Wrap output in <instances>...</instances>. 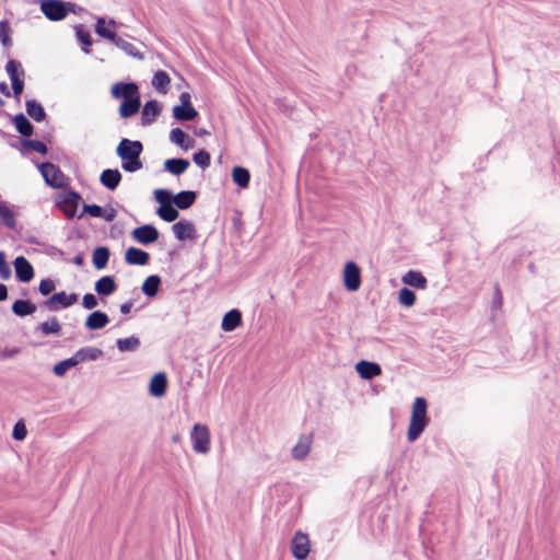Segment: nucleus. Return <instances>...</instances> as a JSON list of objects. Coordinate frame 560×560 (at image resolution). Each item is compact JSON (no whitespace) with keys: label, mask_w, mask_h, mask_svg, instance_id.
Instances as JSON below:
<instances>
[{"label":"nucleus","mask_w":560,"mask_h":560,"mask_svg":"<svg viewBox=\"0 0 560 560\" xmlns=\"http://www.w3.org/2000/svg\"><path fill=\"white\" fill-rule=\"evenodd\" d=\"M142 142L139 140H130L128 138H122L116 148V154L121 160V168L128 173H135L142 168Z\"/></svg>","instance_id":"obj_1"},{"label":"nucleus","mask_w":560,"mask_h":560,"mask_svg":"<svg viewBox=\"0 0 560 560\" xmlns=\"http://www.w3.org/2000/svg\"><path fill=\"white\" fill-rule=\"evenodd\" d=\"M428 404L423 397H417L412 404L410 422L407 431L409 442H415L424 431L429 419L427 417Z\"/></svg>","instance_id":"obj_2"},{"label":"nucleus","mask_w":560,"mask_h":560,"mask_svg":"<svg viewBox=\"0 0 560 560\" xmlns=\"http://www.w3.org/2000/svg\"><path fill=\"white\" fill-rule=\"evenodd\" d=\"M74 8V3L62 0H42L40 2V11L54 22L63 20L69 12L75 13Z\"/></svg>","instance_id":"obj_3"},{"label":"nucleus","mask_w":560,"mask_h":560,"mask_svg":"<svg viewBox=\"0 0 560 560\" xmlns=\"http://www.w3.org/2000/svg\"><path fill=\"white\" fill-rule=\"evenodd\" d=\"M38 168L48 186L52 188H62L67 185V178L57 165L50 162H43L38 165Z\"/></svg>","instance_id":"obj_4"},{"label":"nucleus","mask_w":560,"mask_h":560,"mask_svg":"<svg viewBox=\"0 0 560 560\" xmlns=\"http://www.w3.org/2000/svg\"><path fill=\"white\" fill-rule=\"evenodd\" d=\"M77 293L68 294L66 291L56 292L43 302L42 306L49 312H58L61 308H67L78 301Z\"/></svg>","instance_id":"obj_5"},{"label":"nucleus","mask_w":560,"mask_h":560,"mask_svg":"<svg viewBox=\"0 0 560 560\" xmlns=\"http://www.w3.org/2000/svg\"><path fill=\"white\" fill-rule=\"evenodd\" d=\"M190 439L196 453L206 454L210 450V432L206 425L196 423L192 427Z\"/></svg>","instance_id":"obj_6"},{"label":"nucleus","mask_w":560,"mask_h":560,"mask_svg":"<svg viewBox=\"0 0 560 560\" xmlns=\"http://www.w3.org/2000/svg\"><path fill=\"white\" fill-rule=\"evenodd\" d=\"M81 199L82 198L79 192L69 189L60 195V199L57 201V205L68 219H72L77 217V209Z\"/></svg>","instance_id":"obj_7"},{"label":"nucleus","mask_w":560,"mask_h":560,"mask_svg":"<svg viewBox=\"0 0 560 560\" xmlns=\"http://www.w3.org/2000/svg\"><path fill=\"white\" fill-rule=\"evenodd\" d=\"M343 285L350 291H357L361 285V270L354 261H348L343 269Z\"/></svg>","instance_id":"obj_8"},{"label":"nucleus","mask_w":560,"mask_h":560,"mask_svg":"<svg viewBox=\"0 0 560 560\" xmlns=\"http://www.w3.org/2000/svg\"><path fill=\"white\" fill-rule=\"evenodd\" d=\"M291 551L296 560H304L310 553L308 536L299 530L294 534L291 542Z\"/></svg>","instance_id":"obj_9"},{"label":"nucleus","mask_w":560,"mask_h":560,"mask_svg":"<svg viewBox=\"0 0 560 560\" xmlns=\"http://www.w3.org/2000/svg\"><path fill=\"white\" fill-rule=\"evenodd\" d=\"M110 94L116 100L127 101L139 96V86L135 82H117L112 86Z\"/></svg>","instance_id":"obj_10"},{"label":"nucleus","mask_w":560,"mask_h":560,"mask_svg":"<svg viewBox=\"0 0 560 560\" xmlns=\"http://www.w3.org/2000/svg\"><path fill=\"white\" fill-rule=\"evenodd\" d=\"M159 231L158 229L152 224H144L139 228H136L131 232L132 238L142 244V245H149L158 241L159 238Z\"/></svg>","instance_id":"obj_11"},{"label":"nucleus","mask_w":560,"mask_h":560,"mask_svg":"<svg viewBox=\"0 0 560 560\" xmlns=\"http://www.w3.org/2000/svg\"><path fill=\"white\" fill-rule=\"evenodd\" d=\"M13 265L15 277L20 282L27 283L34 278V268L24 256H18Z\"/></svg>","instance_id":"obj_12"},{"label":"nucleus","mask_w":560,"mask_h":560,"mask_svg":"<svg viewBox=\"0 0 560 560\" xmlns=\"http://www.w3.org/2000/svg\"><path fill=\"white\" fill-rule=\"evenodd\" d=\"M173 233L175 237L180 241H192L196 238V228L191 221L188 220H180L173 224L172 226Z\"/></svg>","instance_id":"obj_13"},{"label":"nucleus","mask_w":560,"mask_h":560,"mask_svg":"<svg viewBox=\"0 0 560 560\" xmlns=\"http://www.w3.org/2000/svg\"><path fill=\"white\" fill-rule=\"evenodd\" d=\"M161 110L162 105L156 100L145 102L141 112V125L144 127L152 125L161 114Z\"/></svg>","instance_id":"obj_14"},{"label":"nucleus","mask_w":560,"mask_h":560,"mask_svg":"<svg viewBox=\"0 0 560 560\" xmlns=\"http://www.w3.org/2000/svg\"><path fill=\"white\" fill-rule=\"evenodd\" d=\"M167 388V376L164 372L155 373L149 383V394L160 398L165 395Z\"/></svg>","instance_id":"obj_15"},{"label":"nucleus","mask_w":560,"mask_h":560,"mask_svg":"<svg viewBox=\"0 0 560 560\" xmlns=\"http://www.w3.org/2000/svg\"><path fill=\"white\" fill-rule=\"evenodd\" d=\"M355 371L363 380H372L382 374V368L376 362L361 360L355 364Z\"/></svg>","instance_id":"obj_16"},{"label":"nucleus","mask_w":560,"mask_h":560,"mask_svg":"<svg viewBox=\"0 0 560 560\" xmlns=\"http://www.w3.org/2000/svg\"><path fill=\"white\" fill-rule=\"evenodd\" d=\"M312 443V434H302L291 451L292 457L296 460L304 459L311 451Z\"/></svg>","instance_id":"obj_17"},{"label":"nucleus","mask_w":560,"mask_h":560,"mask_svg":"<svg viewBox=\"0 0 560 560\" xmlns=\"http://www.w3.org/2000/svg\"><path fill=\"white\" fill-rule=\"evenodd\" d=\"M122 179V175L117 168H106L100 175V183L108 190H115Z\"/></svg>","instance_id":"obj_18"},{"label":"nucleus","mask_w":560,"mask_h":560,"mask_svg":"<svg viewBox=\"0 0 560 560\" xmlns=\"http://www.w3.org/2000/svg\"><path fill=\"white\" fill-rule=\"evenodd\" d=\"M149 259V253L138 247H129L125 253V261L131 266H145Z\"/></svg>","instance_id":"obj_19"},{"label":"nucleus","mask_w":560,"mask_h":560,"mask_svg":"<svg viewBox=\"0 0 560 560\" xmlns=\"http://www.w3.org/2000/svg\"><path fill=\"white\" fill-rule=\"evenodd\" d=\"M109 323V317L102 311L92 312L85 319L84 326L89 330H98Z\"/></svg>","instance_id":"obj_20"},{"label":"nucleus","mask_w":560,"mask_h":560,"mask_svg":"<svg viewBox=\"0 0 560 560\" xmlns=\"http://www.w3.org/2000/svg\"><path fill=\"white\" fill-rule=\"evenodd\" d=\"M95 292L101 296H108L117 290V284L113 276H103L94 284Z\"/></svg>","instance_id":"obj_21"},{"label":"nucleus","mask_w":560,"mask_h":560,"mask_svg":"<svg viewBox=\"0 0 560 560\" xmlns=\"http://www.w3.org/2000/svg\"><path fill=\"white\" fill-rule=\"evenodd\" d=\"M197 199V192L194 190H182L176 195H173L172 202L176 208L186 210L190 208Z\"/></svg>","instance_id":"obj_22"},{"label":"nucleus","mask_w":560,"mask_h":560,"mask_svg":"<svg viewBox=\"0 0 560 560\" xmlns=\"http://www.w3.org/2000/svg\"><path fill=\"white\" fill-rule=\"evenodd\" d=\"M102 355H103V351L98 348L83 347V348H80L72 357L75 360L77 364H80L85 361L98 360Z\"/></svg>","instance_id":"obj_23"},{"label":"nucleus","mask_w":560,"mask_h":560,"mask_svg":"<svg viewBox=\"0 0 560 560\" xmlns=\"http://www.w3.org/2000/svg\"><path fill=\"white\" fill-rule=\"evenodd\" d=\"M242 323V313L236 310H230L226 312L222 318L221 328L222 330L229 332L236 329Z\"/></svg>","instance_id":"obj_24"},{"label":"nucleus","mask_w":560,"mask_h":560,"mask_svg":"<svg viewBox=\"0 0 560 560\" xmlns=\"http://www.w3.org/2000/svg\"><path fill=\"white\" fill-rule=\"evenodd\" d=\"M189 161L183 158H172L164 162V170L172 175L179 176L189 167Z\"/></svg>","instance_id":"obj_25"},{"label":"nucleus","mask_w":560,"mask_h":560,"mask_svg":"<svg viewBox=\"0 0 560 560\" xmlns=\"http://www.w3.org/2000/svg\"><path fill=\"white\" fill-rule=\"evenodd\" d=\"M172 112L173 117L178 121H191L199 115L192 105H176Z\"/></svg>","instance_id":"obj_26"},{"label":"nucleus","mask_w":560,"mask_h":560,"mask_svg":"<svg viewBox=\"0 0 560 560\" xmlns=\"http://www.w3.org/2000/svg\"><path fill=\"white\" fill-rule=\"evenodd\" d=\"M141 107V97L135 96L130 100L122 101L119 106V115L121 118H129L135 116Z\"/></svg>","instance_id":"obj_27"},{"label":"nucleus","mask_w":560,"mask_h":560,"mask_svg":"<svg viewBox=\"0 0 560 560\" xmlns=\"http://www.w3.org/2000/svg\"><path fill=\"white\" fill-rule=\"evenodd\" d=\"M12 121L21 136L28 138L34 133V126L23 113L16 114Z\"/></svg>","instance_id":"obj_28"},{"label":"nucleus","mask_w":560,"mask_h":560,"mask_svg":"<svg viewBox=\"0 0 560 560\" xmlns=\"http://www.w3.org/2000/svg\"><path fill=\"white\" fill-rule=\"evenodd\" d=\"M25 109L27 115L36 122H42L47 118L45 108L37 100H27L25 102Z\"/></svg>","instance_id":"obj_29"},{"label":"nucleus","mask_w":560,"mask_h":560,"mask_svg":"<svg viewBox=\"0 0 560 560\" xmlns=\"http://www.w3.org/2000/svg\"><path fill=\"white\" fill-rule=\"evenodd\" d=\"M14 315L25 317L34 314L37 310L36 305L30 300H15L11 307Z\"/></svg>","instance_id":"obj_30"},{"label":"nucleus","mask_w":560,"mask_h":560,"mask_svg":"<svg viewBox=\"0 0 560 560\" xmlns=\"http://www.w3.org/2000/svg\"><path fill=\"white\" fill-rule=\"evenodd\" d=\"M170 140L174 144L180 147L183 150H188L194 147L195 141L189 138L180 128H174L170 132Z\"/></svg>","instance_id":"obj_31"},{"label":"nucleus","mask_w":560,"mask_h":560,"mask_svg":"<svg viewBox=\"0 0 560 560\" xmlns=\"http://www.w3.org/2000/svg\"><path fill=\"white\" fill-rule=\"evenodd\" d=\"M401 280L405 284L416 289H425L428 283L427 278L421 272L416 270L407 271L402 276Z\"/></svg>","instance_id":"obj_32"},{"label":"nucleus","mask_w":560,"mask_h":560,"mask_svg":"<svg viewBox=\"0 0 560 560\" xmlns=\"http://www.w3.org/2000/svg\"><path fill=\"white\" fill-rule=\"evenodd\" d=\"M110 252L105 246H98L93 250L92 262L97 270L104 269L109 260Z\"/></svg>","instance_id":"obj_33"},{"label":"nucleus","mask_w":560,"mask_h":560,"mask_svg":"<svg viewBox=\"0 0 560 560\" xmlns=\"http://www.w3.org/2000/svg\"><path fill=\"white\" fill-rule=\"evenodd\" d=\"M161 277L159 275L149 276L142 283L141 290L148 298H154L161 287Z\"/></svg>","instance_id":"obj_34"},{"label":"nucleus","mask_w":560,"mask_h":560,"mask_svg":"<svg viewBox=\"0 0 560 560\" xmlns=\"http://www.w3.org/2000/svg\"><path fill=\"white\" fill-rule=\"evenodd\" d=\"M35 329L39 330L44 336L60 335L61 325L57 317L52 316L48 320L40 323Z\"/></svg>","instance_id":"obj_35"},{"label":"nucleus","mask_w":560,"mask_h":560,"mask_svg":"<svg viewBox=\"0 0 560 560\" xmlns=\"http://www.w3.org/2000/svg\"><path fill=\"white\" fill-rule=\"evenodd\" d=\"M232 179L241 188H246L250 182V173L246 167L234 166L232 170Z\"/></svg>","instance_id":"obj_36"},{"label":"nucleus","mask_w":560,"mask_h":560,"mask_svg":"<svg viewBox=\"0 0 560 560\" xmlns=\"http://www.w3.org/2000/svg\"><path fill=\"white\" fill-rule=\"evenodd\" d=\"M113 44L125 51L128 56L139 60L144 58L143 54L133 44L119 36L116 37V40H114Z\"/></svg>","instance_id":"obj_37"},{"label":"nucleus","mask_w":560,"mask_h":560,"mask_svg":"<svg viewBox=\"0 0 560 560\" xmlns=\"http://www.w3.org/2000/svg\"><path fill=\"white\" fill-rule=\"evenodd\" d=\"M141 342L137 336L120 338L116 341V347L120 352H135L139 349Z\"/></svg>","instance_id":"obj_38"},{"label":"nucleus","mask_w":560,"mask_h":560,"mask_svg":"<svg viewBox=\"0 0 560 560\" xmlns=\"http://www.w3.org/2000/svg\"><path fill=\"white\" fill-rule=\"evenodd\" d=\"M0 224L4 225L9 229H14L16 221L15 215L12 209L4 202L0 200Z\"/></svg>","instance_id":"obj_39"},{"label":"nucleus","mask_w":560,"mask_h":560,"mask_svg":"<svg viewBox=\"0 0 560 560\" xmlns=\"http://www.w3.org/2000/svg\"><path fill=\"white\" fill-rule=\"evenodd\" d=\"M170 83L171 78L165 71L159 70L154 73L152 79V85L158 92L165 94L167 92V86L170 85Z\"/></svg>","instance_id":"obj_40"},{"label":"nucleus","mask_w":560,"mask_h":560,"mask_svg":"<svg viewBox=\"0 0 560 560\" xmlns=\"http://www.w3.org/2000/svg\"><path fill=\"white\" fill-rule=\"evenodd\" d=\"M177 209L178 208H175L173 206V202H167V203L161 205L159 207V209L156 210V213L165 222H174L179 215Z\"/></svg>","instance_id":"obj_41"},{"label":"nucleus","mask_w":560,"mask_h":560,"mask_svg":"<svg viewBox=\"0 0 560 560\" xmlns=\"http://www.w3.org/2000/svg\"><path fill=\"white\" fill-rule=\"evenodd\" d=\"M95 33L98 36L109 40L110 43L116 40V37H117V34L106 26V21L104 18H98L96 20Z\"/></svg>","instance_id":"obj_42"},{"label":"nucleus","mask_w":560,"mask_h":560,"mask_svg":"<svg viewBox=\"0 0 560 560\" xmlns=\"http://www.w3.org/2000/svg\"><path fill=\"white\" fill-rule=\"evenodd\" d=\"M12 28L8 20L0 21V43L3 47L9 48L12 46L11 39Z\"/></svg>","instance_id":"obj_43"},{"label":"nucleus","mask_w":560,"mask_h":560,"mask_svg":"<svg viewBox=\"0 0 560 560\" xmlns=\"http://www.w3.org/2000/svg\"><path fill=\"white\" fill-rule=\"evenodd\" d=\"M5 71L10 78V80H14L25 75V72L22 68L20 61L10 59L5 65Z\"/></svg>","instance_id":"obj_44"},{"label":"nucleus","mask_w":560,"mask_h":560,"mask_svg":"<svg viewBox=\"0 0 560 560\" xmlns=\"http://www.w3.org/2000/svg\"><path fill=\"white\" fill-rule=\"evenodd\" d=\"M78 364L73 357H70L55 364L52 371L55 375L63 376L69 369L74 368Z\"/></svg>","instance_id":"obj_45"},{"label":"nucleus","mask_w":560,"mask_h":560,"mask_svg":"<svg viewBox=\"0 0 560 560\" xmlns=\"http://www.w3.org/2000/svg\"><path fill=\"white\" fill-rule=\"evenodd\" d=\"M398 301L401 305L406 306V307H410L415 304L416 302V294L412 290H410L409 288L407 287H404L402 289H400L399 291V294H398Z\"/></svg>","instance_id":"obj_46"},{"label":"nucleus","mask_w":560,"mask_h":560,"mask_svg":"<svg viewBox=\"0 0 560 560\" xmlns=\"http://www.w3.org/2000/svg\"><path fill=\"white\" fill-rule=\"evenodd\" d=\"M75 34L78 40L83 45L82 50L85 54H90L91 50L89 49V46L92 45V37L89 32L84 31L81 26H78L75 28Z\"/></svg>","instance_id":"obj_47"},{"label":"nucleus","mask_w":560,"mask_h":560,"mask_svg":"<svg viewBox=\"0 0 560 560\" xmlns=\"http://www.w3.org/2000/svg\"><path fill=\"white\" fill-rule=\"evenodd\" d=\"M192 161L201 168H207L211 163V156L208 151L201 149L194 153Z\"/></svg>","instance_id":"obj_48"},{"label":"nucleus","mask_w":560,"mask_h":560,"mask_svg":"<svg viewBox=\"0 0 560 560\" xmlns=\"http://www.w3.org/2000/svg\"><path fill=\"white\" fill-rule=\"evenodd\" d=\"M21 143L23 147L32 149L40 154H46L48 152L47 145L40 140L22 139Z\"/></svg>","instance_id":"obj_49"},{"label":"nucleus","mask_w":560,"mask_h":560,"mask_svg":"<svg viewBox=\"0 0 560 560\" xmlns=\"http://www.w3.org/2000/svg\"><path fill=\"white\" fill-rule=\"evenodd\" d=\"M55 289L56 283L50 278L43 279L38 285V292L44 296L49 295Z\"/></svg>","instance_id":"obj_50"},{"label":"nucleus","mask_w":560,"mask_h":560,"mask_svg":"<svg viewBox=\"0 0 560 560\" xmlns=\"http://www.w3.org/2000/svg\"><path fill=\"white\" fill-rule=\"evenodd\" d=\"M172 198L173 194L168 189L160 188L154 191V199L156 200V202L160 203V206L167 202H172Z\"/></svg>","instance_id":"obj_51"},{"label":"nucleus","mask_w":560,"mask_h":560,"mask_svg":"<svg viewBox=\"0 0 560 560\" xmlns=\"http://www.w3.org/2000/svg\"><path fill=\"white\" fill-rule=\"evenodd\" d=\"M83 213L92 218H102L105 214V209L98 205H83Z\"/></svg>","instance_id":"obj_52"},{"label":"nucleus","mask_w":560,"mask_h":560,"mask_svg":"<svg viewBox=\"0 0 560 560\" xmlns=\"http://www.w3.org/2000/svg\"><path fill=\"white\" fill-rule=\"evenodd\" d=\"M26 434L27 430L25 423L22 420L18 421L13 427L12 438L16 441H23Z\"/></svg>","instance_id":"obj_53"},{"label":"nucleus","mask_w":560,"mask_h":560,"mask_svg":"<svg viewBox=\"0 0 560 560\" xmlns=\"http://www.w3.org/2000/svg\"><path fill=\"white\" fill-rule=\"evenodd\" d=\"M11 275H12V271H11L10 266L5 261V255L3 252H0V278L2 280H8V279H10Z\"/></svg>","instance_id":"obj_54"},{"label":"nucleus","mask_w":560,"mask_h":560,"mask_svg":"<svg viewBox=\"0 0 560 560\" xmlns=\"http://www.w3.org/2000/svg\"><path fill=\"white\" fill-rule=\"evenodd\" d=\"M98 301L96 296L92 293H86L82 299V306L86 310H93L97 306Z\"/></svg>","instance_id":"obj_55"},{"label":"nucleus","mask_w":560,"mask_h":560,"mask_svg":"<svg viewBox=\"0 0 560 560\" xmlns=\"http://www.w3.org/2000/svg\"><path fill=\"white\" fill-rule=\"evenodd\" d=\"M502 302H503L502 292L500 290L499 284H495L492 303H491L492 310H499L502 306Z\"/></svg>","instance_id":"obj_56"},{"label":"nucleus","mask_w":560,"mask_h":560,"mask_svg":"<svg viewBox=\"0 0 560 560\" xmlns=\"http://www.w3.org/2000/svg\"><path fill=\"white\" fill-rule=\"evenodd\" d=\"M24 77L11 80L12 92L14 96L19 97L24 90Z\"/></svg>","instance_id":"obj_57"},{"label":"nucleus","mask_w":560,"mask_h":560,"mask_svg":"<svg viewBox=\"0 0 560 560\" xmlns=\"http://www.w3.org/2000/svg\"><path fill=\"white\" fill-rule=\"evenodd\" d=\"M117 211L114 208L105 209V214L102 217L105 221L112 222L115 220Z\"/></svg>","instance_id":"obj_58"},{"label":"nucleus","mask_w":560,"mask_h":560,"mask_svg":"<svg viewBox=\"0 0 560 560\" xmlns=\"http://www.w3.org/2000/svg\"><path fill=\"white\" fill-rule=\"evenodd\" d=\"M179 101H180L179 105H192L191 104V96H190V94L188 92L180 93Z\"/></svg>","instance_id":"obj_59"},{"label":"nucleus","mask_w":560,"mask_h":560,"mask_svg":"<svg viewBox=\"0 0 560 560\" xmlns=\"http://www.w3.org/2000/svg\"><path fill=\"white\" fill-rule=\"evenodd\" d=\"M132 305H133V303H132V301H131V300H130V301H127V302H125V303H122V304L120 305V307H119V308H120V312H121L122 314H125V315L129 314V313H130V311H131V308H132Z\"/></svg>","instance_id":"obj_60"},{"label":"nucleus","mask_w":560,"mask_h":560,"mask_svg":"<svg viewBox=\"0 0 560 560\" xmlns=\"http://www.w3.org/2000/svg\"><path fill=\"white\" fill-rule=\"evenodd\" d=\"M0 93L7 97L11 96V91L5 82L0 83Z\"/></svg>","instance_id":"obj_61"},{"label":"nucleus","mask_w":560,"mask_h":560,"mask_svg":"<svg viewBox=\"0 0 560 560\" xmlns=\"http://www.w3.org/2000/svg\"><path fill=\"white\" fill-rule=\"evenodd\" d=\"M8 298V288L5 284L0 283V302L7 300Z\"/></svg>","instance_id":"obj_62"},{"label":"nucleus","mask_w":560,"mask_h":560,"mask_svg":"<svg viewBox=\"0 0 560 560\" xmlns=\"http://www.w3.org/2000/svg\"><path fill=\"white\" fill-rule=\"evenodd\" d=\"M48 254L49 255H63V252L55 246H51L50 249L48 250Z\"/></svg>","instance_id":"obj_63"},{"label":"nucleus","mask_w":560,"mask_h":560,"mask_svg":"<svg viewBox=\"0 0 560 560\" xmlns=\"http://www.w3.org/2000/svg\"><path fill=\"white\" fill-rule=\"evenodd\" d=\"M83 261H84V258H83V256L81 254L77 255L73 258V264L77 265V266H82Z\"/></svg>","instance_id":"obj_64"}]
</instances>
